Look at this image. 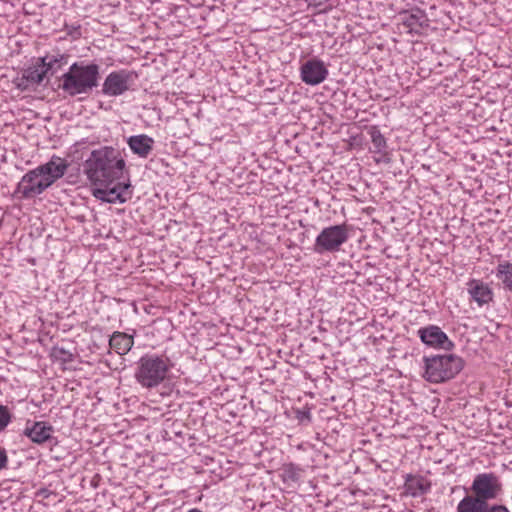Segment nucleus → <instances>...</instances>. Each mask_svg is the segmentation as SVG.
<instances>
[{"label": "nucleus", "instance_id": "f8f14e48", "mask_svg": "<svg viewBox=\"0 0 512 512\" xmlns=\"http://www.w3.org/2000/svg\"><path fill=\"white\" fill-rule=\"evenodd\" d=\"M129 183H117L113 187H102L94 190L93 195L107 203H125L131 198V192H129Z\"/></svg>", "mask_w": 512, "mask_h": 512}, {"label": "nucleus", "instance_id": "393cba45", "mask_svg": "<svg viewBox=\"0 0 512 512\" xmlns=\"http://www.w3.org/2000/svg\"><path fill=\"white\" fill-rule=\"evenodd\" d=\"M52 357L63 364L74 360V354L62 347H54L52 349Z\"/></svg>", "mask_w": 512, "mask_h": 512}, {"label": "nucleus", "instance_id": "4468645a", "mask_svg": "<svg viewBox=\"0 0 512 512\" xmlns=\"http://www.w3.org/2000/svg\"><path fill=\"white\" fill-rule=\"evenodd\" d=\"M402 23L410 32L419 33L421 29L428 27V18L424 10L415 7L401 13Z\"/></svg>", "mask_w": 512, "mask_h": 512}, {"label": "nucleus", "instance_id": "2eb2a0df", "mask_svg": "<svg viewBox=\"0 0 512 512\" xmlns=\"http://www.w3.org/2000/svg\"><path fill=\"white\" fill-rule=\"evenodd\" d=\"M127 144L133 154L146 159L153 151L155 141L146 134H139L130 136L127 139Z\"/></svg>", "mask_w": 512, "mask_h": 512}, {"label": "nucleus", "instance_id": "9d476101", "mask_svg": "<svg viewBox=\"0 0 512 512\" xmlns=\"http://www.w3.org/2000/svg\"><path fill=\"white\" fill-rule=\"evenodd\" d=\"M421 341L431 347L452 350L454 343L448 338L445 332L436 325H429L418 330Z\"/></svg>", "mask_w": 512, "mask_h": 512}, {"label": "nucleus", "instance_id": "4be33fe9", "mask_svg": "<svg viewBox=\"0 0 512 512\" xmlns=\"http://www.w3.org/2000/svg\"><path fill=\"white\" fill-rule=\"evenodd\" d=\"M371 142L373 145V149L371 151L373 153L381 155V157L387 155V141L384 135L381 133V131L376 126H372L368 131Z\"/></svg>", "mask_w": 512, "mask_h": 512}, {"label": "nucleus", "instance_id": "c85d7f7f", "mask_svg": "<svg viewBox=\"0 0 512 512\" xmlns=\"http://www.w3.org/2000/svg\"><path fill=\"white\" fill-rule=\"evenodd\" d=\"M48 61H49V54H47V55H45L43 57H40L38 59V61L36 62V64H34V65L39 67V68L46 69Z\"/></svg>", "mask_w": 512, "mask_h": 512}, {"label": "nucleus", "instance_id": "a211bd4d", "mask_svg": "<svg viewBox=\"0 0 512 512\" xmlns=\"http://www.w3.org/2000/svg\"><path fill=\"white\" fill-rule=\"evenodd\" d=\"M489 503L472 494H467L457 505V512H488Z\"/></svg>", "mask_w": 512, "mask_h": 512}, {"label": "nucleus", "instance_id": "f03ea898", "mask_svg": "<svg viewBox=\"0 0 512 512\" xmlns=\"http://www.w3.org/2000/svg\"><path fill=\"white\" fill-rule=\"evenodd\" d=\"M99 78L100 67L98 64L75 62L61 76L59 89H62L71 97L88 94L98 86Z\"/></svg>", "mask_w": 512, "mask_h": 512}, {"label": "nucleus", "instance_id": "6e6552de", "mask_svg": "<svg viewBox=\"0 0 512 512\" xmlns=\"http://www.w3.org/2000/svg\"><path fill=\"white\" fill-rule=\"evenodd\" d=\"M47 188L44 177L37 171V167L28 171L18 183L17 192L21 193L22 198L30 199L42 194Z\"/></svg>", "mask_w": 512, "mask_h": 512}, {"label": "nucleus", "instance_id": "423d86ee", "mask_svg": "<svg viewBox=\"0 0 512 512\" xmlns=\"http://www.w3.org/2000/svg\"><path fill=\"white\" fill-rule=\"evenodd\" d=\"M470 490L472 495L489 503L501 493L502 483L495 473H479L474 477Z\"/></svg>", "mask_w": 512, "mask_h": 512}, {"label": "nucleus", "instance_id": "2f4dec72", "mask_svg": "<svg viewBox=\"0 0 512 512\" xmlns=\"http://www.w3.org/2000/svg\"><path fill=\"white\" fill-rule=\"evenodd\" d=\"M188 512H202V511H200V510H198V509H191V510H189Z\"/></svg>", "mask_w": 512, "mask_h": 512}, {"label": "nucleus", "instance_id": "f3484780", "mask_svg": "<svg viewBox=\"0 0 512 512\" xmlns=\"http://www.w3.org/2000/svg\"><path fill=\"white\" fill-rule=\"evenodd\" d=\"M134 345V338L125 332L115 331L110 336L109 346L118 354L126 355Z\"/></svg>", "mask_w": 512, "mask_h": 512}, {"label": "nucleus", "instance_id": "dca6fc26", "mask_svg": "<svg viewBox=\"0 0 512 512\" xmlns=\"http://www.w3.org/2000/svg\"><path fill=\"white\" fill-rule=\"evenodd\" d=\"M468 293L480 307L493 300L492 289L480 280L472 279L468 282Z\"/></svg>", "mask_w": 512, "mask_h": 512}, {"label": "nucleus", "instance_id": "1a4fd4ad", "mask_svg": "<svg viewBox=\"0 0 512 512\" xmlns=\"http://www.w3.org/2000/svg\"><path fill=\"white\" fill-rule=\"evenodd\" d=\"M328 73L324 62L317 58L306 61L300 68L301 80L311 86L322 83L327 78Z\"/></svg>", "mask_w": 512, "mask_h": 512}, {"label": "nucleus", "instance_id": "ddd939ff", "mask_svg": "<svg viewBox=\"0 0 512 512\" xmlns=\"http://www.w3.org/2000/svg\"><path fill=\"white\" fill-rule=\"evenodd\" d=\"M54 428L44 421H27L23 434L33 443L43 444L53 438Z\"/></svg>", "mask_w": 512, "mask_h": 512}, {"label": "nucleus", "instance_id": "5701e85b", "mask_svg": "<svg viewBox=\"0 0 512 512\" xmlns=\"http://www.w3.org/2000/svg\"><path fill=\"white\" fill-rule=\"evenodd\" d=\"M68 56L57 51L56 53L49 54V61L47 62V74H55L64 64L67 63Z\"/></svg>", "mask_w": 512, "mask_h": 512}, {"label": "nucleus", "instance_id": "39448f33", "mask_svg": "<svg viewBox=\"0 0 512 512\" xmlns=\"http://www.w3.org/2000/svg\"><path fill=\"white\" fill-rule=\"evenodd\" d=\"M349 239V229L346 224L325 227L315 239L313 250L317 254L335 253L341 250Z\"/></svg>", "mask_w": 512, "mask_h": 512}, {"label": "nucleus", "instance_id": "0eeeda50", "mask_svg": "<svg viewBox=\"0 0 512 512\" xmlns=\"http://www.w3.org/2000/svg\"><path fill=\"white\" fill-rule=\"evenodd\" d=\"M137 78L138 75L134 71L126 69L113 71L104 80L102 93L110 97L120 96L131 88Z\"/></svg>", "mask_w": 512, "mask_h": 512}, {"label": "nucleus", "instance_id": "7ed1b4c3", "mask_svg": "<svg viewBox=\"0 0 512 512\" xmlns=\"http://www.w3.org/2000/svg\"><path fill=\"white\" fill-rule=\"evenodd\" d=\"M173 367V361L166 354L147 353L137 361L134 377L141 387L156 388L167 379Z\"/></svg>", "mask_w": 512, "mask_h": 512}, {"label": "nucleus", "instance_id": "9b49d317", "mask_svg": "<svg viewBox=\"0 0 512 512\" xmlns=\"http://www.w3.org/2000/svg\"><path fill=\"white\" fill-rule=\"evenodd\" d=\"M68 167L69 163L66 159L53 155L48 162L39 165L37 171L49 183L50 187L65 175Z\"/></svg>", "mask_w": 512, "mask_h": 512}, {"label": "nucleus", "instance_id": "c756f323", "mask_svg": "<svg viewBox=\"0 0 512 512\" xmlns=\"http://www.w3.org/2000/svg\"><path fill=\"white\" fill-rule=\"evenodd\" d=\"M308 3V6H313L315 8H319L323 6L326 2V0H304Z\"/></svg>", "mask_w": 512, "mask_h": 512}, {"label": "nucleus", "instance_id": "6ab92c4d", "mask_svg": "<svg viewBox=\"0 0 512 512\" xmlns=\"http://www.w3.org/2000/svg\"><path fill=\"white\" fill-rule=\"evenodd\" d=\"M405 489L409 495L418 497L430 490V483L422 476L408 474L405 479Z\"/></svg>", "mask_w": 512, "mask_h": 512}, {"label": "nucleus", "instance_id": "412c9836", "mask_svg": "<svg viewBox=\"0 0 512 512\" xmlns=\"http://www.w3.org/2000/svg\"><path fill=\"white\" fill-rule=\"evenodd\" d=\"M495 276L503 286V289L512 292V263L509 261L499 262Z\"/></svg>", "mask_w": 512, "mask_h": 512}, {"label": "nucleus", "instance_id": "aec40b11", "mask_svg": "<svg viewBox=\"0 0 512 512\" xmlns=\"http://www.w3.org/2000/svg\"><path fill=\"white\" fill-rule=\"evenodd\" d=\"M47 75V70L39 68L35 65L30 66L24 70L21 83H19L18 86L22 89H26L28 84L39 85Z\"/></svg>", "mask_w": 512, "mask_h": 512}, {"label": "nucleus", "instance_id": "bb28decb", "mask_svg": "<svg viewBox=\"0 0 512 512\" xmlns=\"http://www.w3.org/2000/svg\"><path fill=\"white\" fill-rule=\"evenodd\" d=\"M488 512H510L509 509L502 504H489Z\"/></svg>", "mask_w": 512, "mask_h": 512}, {"label": "nucleus", "instance_id": "20e7f679", "mask_svg": "<svg viewBox=\"0 0 512 512\" xmlns=\"http://www.w3.org/2000/svg\"><path fill=\"white\" fill-rule=\"evenodd\" d=\"M424 377L431 383H441L454 378L464 366L461 357L454 354L424 357Z\"/></svg>", "mask_w": 512, "mask_h": 512}, {"label": "nucleus", "instance_id": "b1692460", "mask_svg": "<svg viewBox=\"0 0 512 512\" xmlns=\"http://www.w3.org/2000/svg\"><path fill=\"white\" fill-rule=\"evenodd\" d=\"M303 470L293 463L284 464L282 468V478L284 481L297 482Z\"/></svg>", "mask_w": 512, "mask_h": 512}, {"label": "nucleus", "instance_id": "7c9ffc66", "mask_svg": "<svg viewBox=\"0 0 512 512\" xmlns=\"http://www.w3.org/2000/svg\"><path fill=\"white\" fill-rule=\"evenodd\" d=\"M69 34L75 38L79 37L81 35L80 26L73 27V29L71 31H69Z\"/></svg>", "mask_w": 512, "mask_h": 512}, {"label": "nucleus", "instance_id": "f257e3e1", "mask_svg": "<svg viewBox=\"0 0 512 512\" xmlns=\"http://www.w3.org/2000/svg\"><path fill=\"white\" fill-rule=\"evenodd\" d=\"M125 161L117 149L104 146L93 150L84 162V172L91 183L108 187L124 173Z\"/></svg>", "mask_w": 512, "mask_h": 512}, {"label": "nucleus", "instance_id": "a878e982", "mask_svg": "<svg viewBox=\"0 0 512 512\" xmlns=\"http://www.w3.org/2000/svg\"><path fill=\"white\" fill-rule=\"evenodd\" d=\"M12 414L7 406L0 405V432L4 431L12 421Z\"/></svg>", "mask_w": 512, "mask_h": 512}, {"label": "nucleus", "instance_id": "cd10ccee", "mask_svg": "<svg viewBox=\"0 0 512 512\" xmlns=\"http://www.w3.org/2000/svg\"><path fill=\"white\" fill-rule=\"evenodd\" d=\"M8 464V456L4 448H0V471L5 469Z\"/></svg>", "mask_w": 512, "mask_h": 512}]
</instances>
